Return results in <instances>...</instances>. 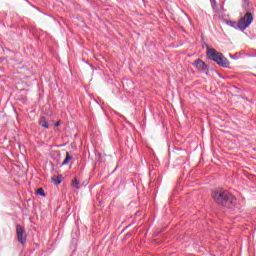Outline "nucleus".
I'll list each match as a JSON object with an SVG mask.
<instances>
[{"instance_id": "nucleus-10", "label": "nucleus", "mask_w": 256, "mask_h": 256, "mask_svg": "<svg viewBox=\"0 0 256 256\" xmlns=\"http://www.w3.org/2000/svg\"><path fill=\"white\" fill-rule=\"evenodd\" d=\"M52 181H53L54 185H61V180L59 178H57V179L52 178Z\"/></svg>"}, {"instance_id": "nucleus-6", "label": "nucleus", "mask_w": 256, "mask_h": 256, "mask_svg": "<svg viewBox=\"0 0 256 256\" xmlns=\"http://www.w3.org/2000/svg\"><path fill=\"white\" fill-rule=\"evenodd\" d=\"M39 125H41V127H44V129H48L49 123L47 122V118L41 117L39 121Z\"/></svg>"}, {"instance_id": "nucleus-8", "label": "nucleus", "mask_w": 256, "mask_h": 256, "mask_svg": "<svg viewBox=\"0 0 256 256\" xmlns=\"http://www.w3.org/2000/svg\"><path fill=\"white\" fill-rule=\"evenodd\" d=\"M72 185L75 187V189H81V186L79 185V180L77 178H74L72 180Z\"/></svg>"}, {"instance_id": "nucleus-9", "label": "nucleus", "mask_w": 256, "mask_h": 256, "mask_svg": "<svg viewBox=\"0 0 256 256\" xmlns=\"http://www.w3.org/2000/svg\"><path fill=\"white\" fill-rule=\"evenodd\" d=\"M36 195H40L41 197H45V191L43 190V188H39L36 191Z\"/></svg>"}, {"instance_id": "nucleus-11", "label": "nucleus", "mask_w": 256, "mask_h": 256, "mask_svg": "<svg viewBox=\"0 0 256 256\" xmlns=\"http://www.w3.org/2000/svg\"><path fill=\"white\" fill-rule=\"evenodd\" d=\"M61 125V121H58L54 124V127H59Z\"/></svg>"}, {"instance_id": "nucleus-5", "label": "nucleus", "mask_w": 256, "mask_h": 256, "mask_svg": "<svg viewBox=\"0 0 256 256\" xmlns=\"http://www.w3.org/2000/svg\"><path fill=\"white\" fill-rule=\"evenodd\" d=\"M193 65L196 67V69H198V71H205L207 69V64H205V62H203L201 59H197Z\"/></svg>"}, {"instance_id": "nucleus-1", "label": "nucleus", "mask_w": 256, "mask_h": 256, "mask_svg": "<svg viewBox=\"0 0 256 256\" xmlns=\"http://www.w3.org/2000/svg\"><path fill=\"white\" fill-rule=\"evenodd\" d=\"M212 198L218 205H226L228 201L233 203V195H231L229 191L223 189L214 190L212 192Z\"/></svg>"}, {"instance_id": "nucleus-3", "label": "nucleus", "mask_w": 256, "mask_h": 256, "mask_svg": "<svg viewBox=\"0 0 256 256\" xmlns=\"http://www.w3.org/2000/svg\"><path fill=\"white\" fill-rule=\"evenodd\" d=\"M253 23V14L251 12H247L239 21H238V29L240 31H245L249 25Z\"/></svg>"}, {"instance_id": "nucleus-4", "label": "nucleus", "mask_w": 256, "mask_h": 256, "mask_svg": "<svg viewBox=\"0 0 256 256\" xmlns=\"http://www.w3.org/2000/svg\"><path fill=\"white\" fill-rule=\"evenodd\" d=\"M16 235L21 245H25L27 243V234L25 233V229H23L21 225L16 226Z\"/></svg>"}, {"instance_id": "nucleus-7", "label": "nucleus", "mask_w": 256, "mask_h": 256, "mask_svg": "<svg viewBox=\"0 0 256 256\" xmlns=\"http://www.w3.org/2000/svg\"><path fill=\"white\" fill-rule=\"evenodd\" d=\"M71 159H73V156L69 154V152H66V157L64 161L62 162V165H69Z\"/></svg>"}, {"instance_id": "nucleus-2", "label": "nucleus", "mask_w": 256, "mask_h": 256, "mask_svg": "<svg viewBox=\"0 0 256 256\" xmlns=\"http://www.w3.org/2000/svg\"><path fill=\"white\" fill-rule=\"evenodd\" d=\"M207 57L215 61L220 67H229V60L215 49H208Z\"/></svg>"}]
</instances>
